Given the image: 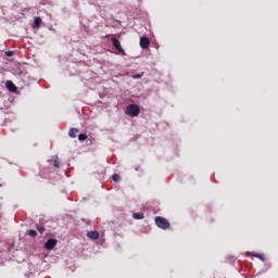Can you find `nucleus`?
<instances>
[{"label":"nucleus","mask_w":278,"mask_h":278,"mask_svg":"<svg viewBox=\"0 0 278 278\" xmlns=\"http://www.w3.org/2000/svg\"><path fill=\"white\" fill-rule=\"evenodd\" d=\"M126 114L127 116H131L132 118L138 116V114H140V106H138V104H129L126 108Z\"/></svg>","instance_id":"1"},{"label":"nucleus","mask_w":278,"mask_h":278,"mask_svg":"<svg viewBox=\"0 0 278 278\" xmlns=\"http://www.w3.org/2000/svg\"><path fill=\"white\" fill-rule=\"evenodd\" d=\"M155 225L160 229H168L170 227V223L168 222V219H166V218H164L162 216L155 217Z\"/></svg>","instance_id":"2"},{"label":"nucleus","mask_w":278,"mask_h":278,"mask_svg":"<svg viewBox=\"0 0 278 278\" xmlns=\"http://www.w3.org/2000/svg\"><path fill=\"white\" fill-rule=\"evenodd\" d=\"M111 41L113 43L114 49L118 51V53H122V55H125V50L123 49V46H121V41L116 38H111Z\"/></svg>","instance_id":"3"},{"label":"nucleus","mask_w":278,"mask_h":278,"mask_svg":"<svg viewBox=\"0 0 278 278\" xmlns=\"http://www.w3.org/2000/svg\"><path fill=\"white\" fill-rule=\"evenodd\" d=\"M55 244H58V240H55V239H49V240L46 242L45 247H46L47 251H51L52 249H55Z\"/></svg>","instance_id":"4"},{"label":"nucleus","mask_w":278,"mask_h":278,"mask_svg":"<svg viewBox=\"0 0 278 278\" xmlns=\"http://www.w3.org/2000/svg\"><path fill=\"white\" fill-rule=\"evenodd\" d=\"M139 45L141 49H149V45H151V41L147 37H141Z\"/></svg>","instance_id":"5"},{"label":"nucleus","mask_w":278,"mask_h":278,"mask_svg":"<svg viewBox=\"0 0 278 278\" xmlns=\"http://www.w3.org/2000/svg\"><path fill=\"white\" fill-rule=\"evenodd\" d=\"M87 237L89 238V240H99V231L91 230L87 232Z\"/></svg>","instance_id":"6"},{"label":"nucleus","mask_w":278,"mask_h":278,"mask_svg":"<svg viewBox=\"0 0 278 278\" xmlns=\"http://www.w3.org/2000/svg\"><path fill=\"white\" fill-rule=\"evenodd\" d=\"M5 87L8 88V90H10V92H16V85H14L12 80H8Z\"/></svg>","instance_id":"7"},{"label":"nucleus","mask_w":278,"mask_h":278,"mask_svg":"<svg viewBox=\"0 0 278 278\" xmlns=\"http://www.w3.org/2000/svg\"><path fill=\"white\" fill-rule=\"evenodd\" d=\"M77 134H79V129L77 128H71L68 131L70 138H77Z\"/></svg>","instance_id":"8"},{"label":"nucleus","mask_w":278,"mask_h":278,"mask_svg":"<svg viewBox=\"0 0 278 278\" xmlns=\"http://www.w3.org/2000/svg\"><path fill=\"white\" fill-rule=\"evenodd\" d=\"M251 256L252 257H257V260H261V262H266V258L263 256V254L252 252Z\"/></svg>","instance_id":"9"},{"label":"nucleus","mask_w":278,"mask_h":278,"mask_svg":"<svg viewBox=\"0 0 278 278\" xmlns=\"http://www.w3.org/2000/svg\"><path fill=\"white\" fill-rule=\"evenodd\" d=\"M132 217L135 218V220H142V218H144V215L142 213H135Z\"/></svg>","instance_id":"10"},{"label":"nucleus","mask_w":278,"mask_h":278,"mask_svg":"<svg viewBox=\"0 0 278 278\" xmlns=\"http://www.w3.org/2000/svg\"><path fill=\"white\" fill-rule=\"evenodd\" d=\"M42 25V18L35 17V27L39 28Z\"/></svg>","instance_id":"11"},{"label":"nucleus","mask_w":278,"mask_h":278,"mask_svg":"<svg viewBox=\"0 0 278 278\" xmlns=\"http://www.w3.org/2000/svg\"><path fill=\"white\" fill-rule=\"evenodd\" d=\"M78 140H79L80 142H84L85 140H88V135H86V134H79V135H78Z\"/></svg>","instance_id":"12"},{"label":"nucleus","mask_w":278,"mask_h":278,"mask_svg":"<svg viewBox=\"0 0 278 278\" xmlns=\"http://www.w3.org/2000/svg\"><path fill=\"white\" fill-rule=\"evenodd\" d=\"M112 179H113V181L118 182V181H121V176H119L118 174H114V175L112 176Z\"/></svg>","instance_id":"13"},{"label":"nucleus","mask_w":278,"mask_h":278,"mask_svg":"<svg viewBox=\"0 0 278 278\" xmlns=\"http://www.w3.org/2000/svg\"><path fill=\"white\" fill-rule=\"evenodd\" d=\"M28 235L31 237V238H36L38 236V232L36 230H29L28 231Z\"/></svg>","instance_id":"14"},{"label":"nucleus","mask_w":278,"mask_h":278,"mask_svg":"<svg viewBox=\"0 0 278 278\" xmlns=\"http://www.w3.org/2000/svg\"><path fill=\"white\" fill-rule=\"evenodd\" d=\"M53 166L55 167V168H60V166H61V163H60V160H54L53 161Z\"/></svg>","instance_id":"15"},{"label":"nucleus","mask_w":278,"mask_h":278,"mask_svg":"<svg viewBox=\"0 0 278 278\" xmlns=\"http://www.w3.org/2000/svg\"><path fill=\"white\" fill-rule=\"evenodd\" d=\"M37 230L39 231V233H45V227L42 226H37Z\"/></svg>","instance_id":"16"},{"label":"nucleus","mask_w":278,"mask_h":278,"mask_svg":"<svg viewBox=\"0 0 278 278\" xmlns=\"http://www.w3.org/2000/svg\"><path fill=\"white\" fill-rule=\"evenodd\" d=\"M5 55H8V58H12V55H14V51H7Z\"/></svg>","instance_id":"17"},{"label":"nucleus","mask_w":278,"mask_h":278,"mask_svg":"<svg viewBox=\"0 0 278 278\" xmlns=\"http://www.w3.org/2000/svg\"><path fill=\"white\" fill-rule=\"evenodd\" d=\"M140 77H142V75H140V74H137V75L132 76L134 79H140Z\"/></svg>","instance_id":"18"}]
</instances>
